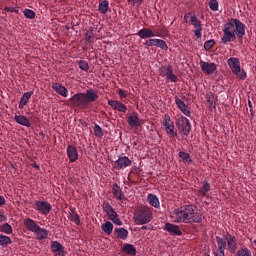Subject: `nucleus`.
I'll return each mask as SVG.
<instances>
[{
    "mask_svg": "<svg viewBox=\"0 0 256 256\" xmlns=\"http://www.w3.org/2000/svg\"><path fill=\"white\" fill-rule=\"evenodd\" d=\"M246 26L241 20L236 18H231L223 26V36L220 39L222 45H227V43H233L234 41H239L243 43V37H245Z\"/></svg>",
    "mask_w": 256,
    "mask_h": 256,
    "instance_id": "f257e3e1",
    "label": "nucleus"
},
{
    "mask_svg": "<svg viewBox=\"0 0 256 256\" xmlns=\"http://www.w3.org/2000/svg\"><path fill=\"white\" fill-rule=\"evenodd\" d=\"M172 223H201L203 216L193 205L182 206L170 214Z\"/></svg>",
    "mask_w": 256,
    "mask_h": 256,
    "instance_id": "f03ea898",
    "label": "nucleus"
},
{
    "mask_svg": "<svg viewBox=\"0 0 256 256\" xmlns=\"http://www.w3.org/2000/svg\"><path fill=\"white\" fill-rule=\"evenodd\" d=\"M23 223L28 231L34 233L37 241H43L49 237V230L41 228L39 225H37L35 220L31 218H25Z\"/></svg>",
    "mask_w": 256,
    "mask_h": 256,
    "instance_id": "7ed1b4c3",
    "label": "nucleus"
},
{
    "mask_svg": "<svg viewBox=\"0 0 256 256\" xmlns=\"http://www.w3.org/2000/svg\"><path fill=\"white\" fill-rule=\"evenodd\" d=\"M228 66L231 69L232 73L236 75L238 79L245 80L247 79V73L245 70L241 69V62L235 58H229L227 60Z\"/></svg>",
    "mask_w": 256,
    "mask_h": 256,
    "instance_id": "20e7f679",
    "label": "nucleus"
},
{
    "mask_svg": "<svg viewBox=\"0 0 256 256\" xmlns=\"http://www.w3.org/2000/svg\"><path fill=\"white\" fill-rule=\"evenodd\" d=\"M153 212L149 207H142L137 214H134L136 225H147L151 221Z\"/></svg>",
    "mask_w": 256,
    "mask_h": 256,
    "instance_id": "39448f33",
    "label": "nucleus"
},
{
    "mask_svg": "<svg viewBox=\"0 0 256 256\" xmlns=\"http://www.w3.org/2000/svg\"><path fill=\"white\" fill-rule=\"evenodd\" d=\"M176 127L182 135H189L191 133V122L185 116L177 118Z\"/></svg>",
    "mask_w": 256,
    "mask_h": 256,
    "instance_id": "423d86ee",
    "label": "nucleus"
},
{
    "mask_svg": "<svg viewBox=\"0 0 256 256\" xmlns=\"http://www.w3.org/2000/svg\"><path fill=\"white\" fill-rule=\"evenodd\" d=\"M103 210L106 212L108 219L112 221L115 225H118V226L123 225V222L121 221V219H119V215L117 214L115 209H113L112 206L109 205L108 202H104Z\"/></svg>",
    "mask_w": 256,
    "mask_h": 256,
    "instance_id": "0eeeda50",
    "label": "nucleus"
},
{
    "mask_svg": "<svg viewBox=\"0 0 256 256\" xmlns=\"http://www.w3.org/2000/svg\"><path fill=\"white\" fill-rule=\"evenodd\" d=\"M70 103L74 105V107H79L80 109H85L89 105L85 98V93L74 94L70 98Z\"/></svg>",
    "mask_w": 256,
    "mask_h": 256,
    "instance_id": "6e6552de",
    "label": "nucleus"
},
{
    "mask_svg": "<svg viewBox=\"0 0 256 256\" xmlns=\"http://www.w3.org/2000/svg\"><path fill=\"white\" fill-rule=\"evenodd\" d=\"M146 47H159V49H163V51H167L169 46H167V42L163 39L158 38H150L145 42Z\"/></svg>",
    "mask_w": 256,
    "mask_h": 256,
    "instance_id": "1a4fd4ad",
    "label": "nucleus"
},
{
    "mask_svg": "<svg viewBox=\"0 0 256 256\" xmlns=\"http://www.w3.org/2000/svg\"><path fill=\"white\" fill-rule=\"evenodd\" d=\"M190 21L194 27V35L195 37H197V39H201V37H203V23L201 22V20L197 19V16L192 15L190 17Z\"/></svg>",
    "mask_w": 256,
    "mask_h": 256,
    "instance_id": "9d476101",
    "label": "nucleus"
},
{
    "mask_svg": "<svg viewBox=\"0 0 256 256\" xmlns=\"http://www.w3.org/2000/svg\"><path fill=\"white\" fill-rule=\"evenodd\" d=\"M163 126L165 127L166 133L170 135V137H177V131H175V124L171 121V117L169 115L164 116Z\"/></svg>",
    "mask_w": 256,
    "mask_h": 256,
    "instance_id": "9b49d317",
    "label": "nucleus"
},
{
    "mask_svg": "<svg viewBox=\"0 0 256 256\" xmlns=\"http://www.w3.org/2000/svg\"><path fill=\"white\" fill-rule=\"evenodd\" d=\"M216 243H217V248L214 250V255L215 256H225V249L227 247V241L225 238H221L219 236L216 237Z\"/></svg>",
    "mask_w": 256,
    "mask_h": 256,
    "instance_id": "f8f14e48",
    "label": "nucleus"
},
{
    "mask_svg": "<svg viewBox=\"0 0 256 256\" xmlns=\"http://www.w3.org/2000/svg\"><path fill=\"white\" fill-rule=\"evenodd\" d=\"M224 239L226 241V247H228V250L230 253H235L237 251V238L235 236L231 235L230 233H227L224 236Z\"/></svg>",
    "mask_w": 256,
    "mask_h": 256,
    "instance_id": "ddd939ff",
    "label": "nucleus"
},
{
    "mask_svg": "<svg viewBox=\"0 0 256 256\" xmlns=\"http://www.w3.org/2000/svg\"><path fill=\"white\" fill-rule=\"evenodd\" d=\"M131 159L127 156H120L114 163V168L121 170V169H127V167H131Z\"/></svg>",
    "mask_w": 256,
    "mask_h": 256,
    "instance_id": "4468645a",
    "label": "nucleus"
},
{
    "mask_svg": "<svg viewBox=\"0 0 256 256\" xmlns=\"http://www.w3.org/2000/svg\"><path fill=\"white\" fill-rule=\"evenodd\" d=\"M35 205L37 211L42 215H49V213H51V203L47 201H36Z\"/></svg>",
    "mask_w": 256,
    "mask_h": 256,
    "instance_id": "2eb2a0df",
    "label": "nucleus"
},
{
    "mask_svg": "<svg viewBox=\"0 0 256 256\" xmlns=\"http://www.w3.org/2000/svg\"><path fill=\"white\" fill-rule=\"evenodd\" d=\"M200 67L203 73H206V75H213L217 69L216 63H208L205 61L200 62Z\"/></svg>",
    "mask_w": 256,
    "mask_h": 256,
    "instance_id": "dca6fc26",
    "label": "nucleus"
},
{
    "mask_svg": "<svg viewBox=\"0 0 256 256\" xmlns=\"http://www.w3.org/2000/svg\"><path fill=\"white\" fill-rule=\"evenodd\" d=\"M51 249L54 256H65V247L61 243L53 241L51 243Z\"/></svg>",
    "mask_w": 256,
    "mask_h": 256,
    "instance_id": "f3484780",
    "label": "nucleus"
},
{
    "mask_svg": "<svg viewBox=\"0 0 256 256\" xmlns=\"http://www.w3.org/2000/svg\"><path fill=\"white\" fill-rule=\"evenodd\" d=\"M84 97L86 99V103L89 105V103H93L99 99V93L96 90L88 89L84 93Z\"/></svg>",
    "mask_w": 256,
    "mask_h": 256,
    "instance_id": "a211bd4d",
    "label": "nucleus"
},
{
    "mask_svg": "<svg viewBox=\"0 0 256 256\" xmlns=\"http://www.w3.org/2000/svg\"><path fill=\"white\" fill-rule=\"evenodd\" d=\"M175 103L180 109V111L183 113V115H186V117H191V111L189 110V107H187V104L181 98L176 97L175 98Z\"/></svg>",
    "mask_w": 256,
    "mask_h": 256,
    "instance_id": "6ab92c4d",
    "label": "nucleus"
},
{
    "mask_svg": "<svg viewBox=\"0 0 256 256\" xmlns=\"http://www.w3.org/2000/svg\"><path fill=\"white\" fill-rule=\"evenodd\" d=\"M108 105H110V107H112V109L116 111H120L121 113H127V106H125V104L121 103L120 101L109 100Z\"/></svg>",
    "mask_w": 256,
    "mask_h": 256,
    "instance_id": "aec40b11",
    "label": "nucleus"
},
{
    "mask_svg": "<svg viewBox=\"0 0 256 256\" xmlns=\"http://www.w3.org/2000/svg\"><path fill=\"white\" fill-rule=\"evenodd\" d=\"M164 229L165 231H167L170 235H182L183 232L181 231V229L179 228V226L171 224V223H166L164 225Z\"/></svg>",
    "mask_w": 256,
    "mask_h": 256,
    "instance_id": "412c9836",
    "label": "nucleus"
},
{
    "mask_svg": "<svg viewBox=\"0 0 256 256\" xmlns=\"http://www.w3.org/2000/svg\"><path fill=\"white\" fill-rule=\"evenodd\" d=\"M52 89L55 91V93H58V95H61L62 97H67V95H69V90L58 82L52 83Z\"/></svg>",
    "mask_w": 256,
    "mask_h": 256,
    "instance_id": "4be33fe9",
    "label": "nucleus"
},
{
    "mask_svg": "<svg viewBox=\"0 0 256 256\" xmlns=\"http://www.w3.org/2000/svg\"><path fill=\"white\" fill-rule=\"evenodd\" d=\"M66 153L68 155V159H69L70 163H75V161H77V159H79V154L77 153V148H75L74 146L69 145L67 147Z\"/></svg>",
    "mask_w": 256,
    "mask_h": 256,
    "instance_id": "5701e85b",
    "label": "nucleus"
},
{
    "mask_svg": "<svg viewBox=\"0 0 256 256\" xmlns=\"http://www.w3.org/2000/svg\"><path fill=\"white\" fill-rule=\"evenodd\" d=\"M138 37H140V39H151L153 37H157V34L149 28H143L138 31Z\"/></svg>",
    "mask_w": 256,
    "mask_h": 256,
    "instance_id": "b1692460",
    "label": "nucleus"
},
{
    "mask_svg": "<svg viewBox=\"0 0 256 256\" xmlns=\"http://www.w3.org/2000/svg\"><path fill=\"white\" fill-rule=\"evenodd\" d=\"M112 193L118 201H125V195L123 194V190H121V186L118 184H114L112 186Z\"/></svg>",
    "mask_w": 256,
    "mask_h": 256,
    "instance_id": "393cba45",
    "label": "nucleus"
},
{
    "mask_svg": "<svg viewBox=\"0 0 256 256\" xmlns=\"http://www.w3.org/2000/svg\"><path fill=\"white\" fill-rule=\"evenodd\" d=\"M148 203L152 206L155 207V209H159L161 206V203L159 202V197L155 194H148L147 196Z\"/></svg>",
    "mask_w": 256,
    "mask_h": 256,
    "instance_id": "a878e982",
    "label": "nucleus"
},
{
    "mask_svg": "<svg viewBox=\"0 0 256 256\" xmlns=\"http://www.w3.org/2000/svg\"><path fill=\"white\" fill-rule=\"evenodd\" d=\"M31 95H33V91L30 92H25L19 102V109H23V107H25L29 101V99H31Z\"/></svg>",
    "mask_w": 256,
    "mask_h": 256,
    "instance_id": "bb28decb",
    "label": "nucleus"
},
{
    "mask_svg": "<svg viewBox=\"0 0 256 256\" xmlns=\"http://www.w3.org/2000/svg\"><path fill=\"white\" fill-rule=\"evenodd\" d=\"M15 121L19 125H23V127H31V122H29V119L23 115H16Z\"/></svg>",
    "mask_w": 256,
    "mask_h": 256,
    "instance_id": "cd10ccee",
    "label": "nucleus"
},
{
    "mask_svg": "<svg viewBox=\"0 0 256 256\" xmlns=\"http://www.w3.org/2000/svg\"><path fill=\"white\" fill-rule=\"evenodd\" d=\"M116 237H118V239H127V237H129V231H127V229L125 228H116Z\"/></svg>",
    "mask_w": 256,
    "mask_h": 256,
    "instance_id": "c85d7f7f",
    "label": "nucleus"
},
{
    "mask_svg": "<svg viewBox=\"0 0 256 256\" xmlns=\"http://www.w3.org/2000/svg\"><path fill=\"white\" fill-rule=\"evenodd\" d=\"M128 124L129 127H139L141 125V122L139 121V117L137 115H131L128 118Z\"/></svg>",
    "mask_w": 256,
    "mask_h": 256,
    "instance_id": "c756f323",
    "label": "nucleus"
},
{
    "mask_svg": "<svg viewBox=\"0 0 256 256\" xmlns=\"http://www.w3.org/2000/svg\"><path fill=\"white\" fill-rule=\"evenodd\" d=\"M123 250L127 255H137V248L133 244H125Z\"/></svg>",
    "mask_w": 256,
    "mask_h": 256,
    "instance_id": "7c9ffc66",
    "label": "nucleus"
},
{
    "mask_svg": "<svg viewBox=\"0 0 256 256\" xmlns=\"http://www.w3.org/2000/svg\"><path fill=\"white\" fill-rule=\"evenodd\" d=\"M101 229L106 235H111V233H113V223L106 221L102 224Z\"/></svg>",
    "mask_w": 256,
    "mask_h": 256,
    "instance_id": "2f4dec72",
    "label": "nucleus"
},
{
    "mask_svg": "<svg viewBox=\"0 0 256 256\" xmlns=\"http://www.w3.org/2000/svg\"><path fill=\"white\" fill-rule=\"evenodd\" d=\"M207 102L209 103V108L210 109H216L217 107V96L214 94H209L207 96Z\"/></svg>",
    "mask_w": 256,
    "mask_h": 256,
    "instance_id": "473e14b6",
    "label": "nucleus"
},
{
    "mask_svg": "<svg viewBox=\"0 0 256 256\" xmlns=\"http://www.w3.org/2000/svg\"><path fill=\"white\" fill-rule=\"evenodd\" d=\"M98 9L100 12L103 13V15H105V13H107V11H109V1H107V0L102 1L99 4Z\"/></svg>",
    "mask_w": 256,
    "mask_h": 256,
    "instance_id": "72a5a7b5",
    "label": "nucleus"
},
{
    "mask_svg": "<svg viewBox=\"0 0 256 256\" xmlns=\"http://www.w3.org/2000/svg\"><path fill=\"white\" fill-rule=\"evenodd\" d=\"M209 189H211V186L209 185V182L205 181L203 183V186L199 190L200 195H202V197H205L207 193H209Z\"/></svg>",
    "mask_w": 256,
    "mask_h": 256,
    "instance_id": "f704fd0d",
    "label": "nucleus"
},
{
    "mask_svg": "<svg viewBox=\"0 0 256 256\" xmlns=\"http://www.w3.org/2000/svg\"><path fill=\"white\" fill-rule=\"evenodd\" d=\"M7 245H11V237L0 235V246L7 247Z\"/></svg>",
    "mask_w": 256,
    "mask_h": 256,
    "instance_id": "c9c22d12",
    "label": "nucleus"
},
{
    "mask_svg": "<svg viewBox=\"0 0 256 256\" xmlns=\"http://www.w3.org/2000/svg\"><path fill=\"white\" fill-rule=\"evenodd\" d=\"M1 231L6 235H11V233H13V227H11L9 223H5L1 226Z\"/></svg>",
    "mask_w": 256,
    "mask_h": 256,
    "instance_id": "e433bc0d",
    "label": "nucleus"
},
{
    "mask_svg": "<svg viewBox=\"0 0 256 256\" xmlns=\"http://www.w3.org/2000/svg\"><path fill=\"white\" fill-rule=\"evenodd\" d=\"M179 157L182 158L184 163H191V161H193L191 159V155L189 153H187V152L180 151L179 152Z\"/></svg>",
    "mask_w": 256,
    "mask_h": 256,
    "instance_id": "4c0bfd02",
    "label": "nucleus"
},
{
    "mask_svg": "<svg viewBox=\"0 0 256 256\" xmlns=\"http://www.w3.org/2000/svg\"><path fill=\"white\" fill-rule=\"evenodd\" d=\"M235 256H251V250L247 247L241 248L237 251Z\"/></svg>",
    "mask_w": 256,
    "mask_h": 256,
    "instance_id": "58836bf2",
    "label": "nucleus"
},
{
    "mask_svg": "<svg viewBox=\"0 0 256 256\" xmlns=\"http://www.w3.org/2000/svg\"><path fill=\"white\" fill-rule=\"evenodd\" d=\"M24 13V17H26V19H35V11L31 10V9H25L23 11Z\"/></svg>",
    "mask_w": 256,
    "mask_h": 256,
    "instance_id": "ea45409f",
    "label": "nucleus"
},
{
    "mask_svg": "<svg viewBox=\"0 0 256 256\" xmlns=\"http://www.w3.org/2000/svg\"><path fill=\"white\" fill-rule=\"evenodd\" d=\"M78 67L82 71H89V63H87V61H85V60H80L78 62Z\"/></svg>",
    "mask_w": 256,
    "mask_h": 256,
    "instance_id": "a19ab883",
    "label": "nucleus"
},
{
    "mask_svg": "<svg viewBox=\"0 0 256 256\" xmlns=\"http://www.w3.org/2000/svg\"><path fill=\"white\" fill-rule=\"evenodd\" d=\"M70 221H72V223H75V225H79L81 223L79 215L73 213V211L70 212Z\"/></svg>",
    "mask_w": 256,
    "mask_h": 256,
    "instance_id": "79ce46f5",
    "label": "nucleus"
},
{
    "mask_svg": "<svg viewBox=\"0 0 256 256\" xmlns=\"http://www.w3.org/2000/svg\"><path fill=\"white\" fill-rule=\"evenodd\" d=\"M209 8L211 11H219V2L217 0H210Z\"/></svg>",
    "mask_w": 256,
    "mask_h": 256,
    "instance_id": "37998d69",
    "label": "nucleus"
},
{
    "mask_svg": "<svg viewBox=\"0 0 256 256\" xmlns=\"http://www.w3.org/2000/svg\"><path fill=\"white\" fill-rule=\"evenodd\" d=\"M94 133L96 137H99V138L103 137V128H101V126L96 124L94 126Z\"/></svg>",
    "mask_w": 256,
    "mask_h": 256,
    "instance_id": "c03bdc74",
    "label": "nucleus"
},
{
    "mask_svg": "<svg viewBox=\"0 0 256 256\" xmlns=\"http://www.w3.org/2000/svg\"><path fill=\"white\" fill-rule=\"evenodd\" d=\"M93 37H95V33H93V29L87 30L86 34H85V40L91 41V39H93Z\"/></svg>",
    "mask_w": 256,
    "mask_h": 256,
    "instance_id": "a18cd8bd",
    "label": "nucleus"
},
{
    "mask_svg": "<svg viewBox=\"0 0 256 256\" xmlns=\"http://www.w3.org/2000/svg\"><path fill=\"white\" fill-rule=\"evenodd\" d=\"M215 45V40H208L204 43V49L205 51H209V49H211V47H213Z\"/></svg>",
    "mask_w": 256,
    "mask_h": 256,
    "instance_id": "49530a36",
    "label": "nucleus"
},
{
    "mask_svg": "<svg viewBox=\"0 0 256 256\" xmlns=\"http://www.w3.org/2000/svg\"><path fill=\"white\" fill-rule=\"evenodd\" d=\"M4 11H6L7 13H19V8H15L13 6H6L4 7Z\"/></svg>",
    "mask_w": 256,
    "mask_h": 256,
    "instance_id": "de8ad7c7",
    "label": "nucleus"
},
{
    "mask_svg": "<svg viewBox=\"0 0 256 256\" xmlns=\"http://www.w3.org/2000/svg\"><path fill=\"white\" fill-rule=\"evenodd\" d=\"M171 69V66H164L160 68V75H162V77H165V75H167L168 71Z\"/></svg>",
    "mask_w": 256,
    "mask_h": 256,
    "instance_id": "09e8293b",
    "label": "nucleus"
},
{
    "mask_svg": "<svg viewBox=\"0 0 256 256\" xmlns=\"http://www.w3.org/2000/svg\"><path fill=\"white\" fill-rule=\"evenodd\" d=\"M167 80L171 81V83H177V81H179V78L172 72V74L167 78Z\"/></svg>",
    "mask_w": 256,
    "mask_h": 256,
    "instance_id": "8fccbe9b",
    "label": "nucleus"
},
{
    "mask_svg": "<svg viewBox=\"0 0 256 256\" xmlns=\"http://www.w3.org/2000/svg\"><path fill=\"white\" fill-rule=\"evenodd\" d=\"M118 95L121 99H125L127 97V92H125L124 90L120 89L118 91Z\"/></svg>",
    "mask_w": 256,
    "mask_h": 256,
    "instance_id": "3c124183",
    "label": "nucleus"
},
{
    "mask_svg": "<svg viewBox=\"0 0 256 256\" xmlns=\"http://www.w3.org/2000/svg\"><path fill=\"white\" fill-rule=\"evenodd\" d=\"M4 221H7V217H5V214L0 211V223H3Z\"/></svg>",
    "mask_w": 256,
    "mask_h": 256,
    "instance_id": "603ef678",
    "label": "nucleus"
},
{
    "mask_svg": "<svg viewBox=\"0 0 256 256\" xmlns=\"http://www.w3.org/2000/svg\"><path fill=\"white\" fill-rule=\"evenodd\" d=\"M173 74V68L170 67V70L168 71V73H166V75L164 77H166V79H169V77Z\"/></svg>",
    "mask_w": 256,
    "mask_h": 256,
    "instance_id": "864d4df0",
    "label": "nucleus"
},
{
    "mask_svg": "<svg viewBox=\"0 0 256 256\" xmlns=\"http://www.w3.org/2000/svg\"><path fill=\"white\" fill-rule=\"evenodd\" d=\"M134 5H137V7H139V5H141V3H143V0H132Z\"/></svg>",
    "mask_w": 256,
    "mask_h": 256,
    "instance_id": "5fc2aeb1",
    "label": "nucleus"
},
{
    "mask_svg": "<svg viewBox=\"0 0 256 256\" xmlns=\"http://www.w3.org/2000/svg\"><path fill=\"white\" fill-rule=\"evenodd\" d=\"M6 201H5V197L0 196V207L5 205Z\"/></svg>",
    "mask_w": 256,
    "mask_h": 256,
    "instance_id": "6e6d98bb",
    "label": "nucleus"
},
{
    "mask_svg": "<svg viewBox=\"0 0 256 256\" xmlns=\"http://www.w3.org/2000/svg\"><path fill=\"white\" fill-rule=\"evenodd\" d=\"M189 15H191V13H188V14H186V15L184 16V21H185V23H187V19H188Z\"/></svg>",
    "mask_w": 256,
    "mask_h": 256,
    "instance_id": "4d7b16f0",
    "label": "nucleus"
},
{
    "mask_svg": "<svg viewBox=\"0 0 256 256\" xmlns=\"http://www.w3.org/2000/svg\"><path fill=\"white\" fill-rule=\"evenodd\" d=\"M32 167H34L35 169H39V165H37V164H32Z\"/></svg>",
    "mask_w": 256,
    "mask_h": 256,
    "instance_id": "13d9d810",
    "label": "nucleus"
},
{
    "mask_svg": "<svg viewBox=\"0 0 256 256\" xmlns=\"http://www.w3.org/2000/svg\"><path fill=\"white\" fill-rule=\"evenodd\" d=\"M141 229H142V230H147V229H149V227H147V226H142Z\"/></svg>",
    "mask_w": 256,
    "mask_h": 256,
    "instance_id": "bf43d9fd",
    "label": "nucleus"
},
{
    "mask_svg": "<svg viewBox=\"0 0 256 256\" xmlns=\"http://www.w3.org/2000/svg\"><path fill=\"white\" fill-rule=\"evenodd\" d=\"M249 107H251V101L248 102Z\"/></svg>",
    "mask_w": 256,
    "mask_h": 256,
    "instance_id": "052dcab7",
    "label": "nucleus"
},
{
    "mask_svg": "<svg viewBox=\"0 0 256 256\" xmlns=\"http://www.w3.org/2000/svg\"><path fill=\"white\" fill-rule=\"evenodd\" d=\"M254 245H256V239L254 240Z\"/></svg>",
    "mask_w": 256,
    "mask_h": 256,
    "instance_id": "680f3d73",
    "label": "nucleus"
}]
</instances>
